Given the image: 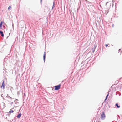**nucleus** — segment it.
I'll return each instance as SVG.
<instances>
[{
  "mask_svg": "<svg viewBox=\"0 0 122 122\" xmlns=\"http://www.w3.org/2000/svg\"><path fill=\"white\" fill-rule=\"evenodd\" d=\"M101 118L102 119L104 120L106 117L105 114L104 112H102L101 115Z\"/></svg>",
  "mask_w": 122,
  "mask_h": 122,
  "instance_id": "f257e3e1",
  "label": "nucleus"
},
{
  "mask_svg": "<svg viewBox=\"0 0 122 122\" xmlns=\"http://www.w3.org/2000/svg\"><path fill=\"white\" fill-rule=\"evenodd\" d=\"M61 86L60 84H59L58 85L55 86V90H57L59 89L60 88Z\"/></svg>",
  "mask_w": 122,
  "mask_h": 122,
  "instance_id": "f03ea898",
  "label": "nucleus"
},
{
  "mask_svg": "<svg viewBox=\"0 0 122 122\" xmlns=\"http://www.w3.org/2000/svg\"><path fill=\"white\" fill-rule=\"evenodd\" d=\"M14 102L15 104L14 105V106H15V107H17L18 106L19 104L18 102L16 100L14 101Z\"/></svg>",
  "mask_w": 122,
  "mask_h": 122,
  "instance_id": "7ed1b4c3",
  "label": "nucleus"
},
{
  "mask_svg": "<svg viewBox=\"0 0 122 122\" xmlns=\"http://www.w3.org/2000/svg\"><path fill=\"white\" fill-rule=\"evenodd\" d=\"M46 55V53L45 52L44 53V55H43V60H44V62H45V58Z\"/></svg>",
  "mask_w": 122,
  "mask_h": 122,
  "instance_id": "20e7f679",
  "label": "nucleus"
},
{
  "mask_svg": "<svg viewBox=\"0 0 122 122\" xmlns=\"http://www.w3.org/2000/svg\"><path fill=\"white\" fill-rule=\"evenodd\" d=\"M4 81L2 82V85L1 87V88L2 87H3V88L4 89L5 88V85L4 84Z\"/></svg>",
  "mask_w": 122,
  "mask_h": 122,
  "instance_id": "39448f33",
  "label": "nucleus"
},
{
  "mask_svg": "<svg viewBox=\"0 0 122 122\" xmlns=\"http://www.w3.org/2000/svg\"><path fill=\"white\" fill-rule=\"evenodd\" d=\"M21 113H20L17 116V118H20L21 117Z\"/></svg>",
  "mask_w": 122,
  "mask_h": 122,
  "instance_id": "423d86ee",
  "label": "nucleus"
},
{
  "mask_svg": "<svg viewBox=\"0 0 122 122\" xmlns=\"http://www.w3.org/2000/svg\"><path fill=\"white\" fill-rule=\"evenodd\" d=\"M0 33L1 34V36L2 37H3L4 35L3 34V32L1 31H0Z\"/></svg>",
  "mask_w": 122,
  "mask_h": 122,
  "instance_id": "0eeeda50",
  "label": "nucleus"
},
{
  "mask_svg": "<svg viewBox=\"0 0 122 122\" xmlns=\"http://www.w3.org/2000/svg\"><path fill=\"white\" fill-rule=\"evenodd\" d=\"M2 22L1 21L0 23V29L1 28V27L2 26Z\"/></svg>",
  "mask_w": 122,
  "mask_h": 122,
  "instance_id": "6e6552de",
  "label": "nucleus"
},
{
  "mask_svg": "<svg viewBox=\"0 0 122 122\" xmlns=\"http://www.w3.org/2000/svg\"><path fill=\"white\" fill-rule=\"evenodd\" d=\"M116 106H117V107L118 108H119L120 107V106L118 105V104L117 103H116Z\"/></svg>",
  "mask_w": 122,
  "mask_h": 122,
  "instance_id": "1a4fd4ad",
  "label": "nucleus"
},
{
  "mask_svg": "<svg viewBox=\"0 0 122 122\" xmlns=\"http://www.w3.org/2000/svg\"><path fill=\"white\" fill-rule=\"evenodd\" d=\"M14 112V111L13 110H11L9 112V113H12Z\"/></svg>",
  "mask_w": 122,
  "mask_h": 122,
  "instance_id": "9d476101",
  "label": "nucleus"
},
{
  "mask_svg": "<svg viewBox=\"0 0 122 122\" xmlns=\"http://www.w3.org/2000/svg\"><path fill=\"white\" fill-rule=\"evenodd\" d=\"M11 7L10 6L8 8V10H10V9H11Z\"/></svg>",
  "mask_w": 122,
  "mask_h": 122,
  "instance_id": "9b49d317",
  "label": "nucleus"
},
{
  "mask_svg": "<svg viewBox=\"0 0 122 122\" xmlns=\"http://www.w3.org/2000/svg\"><path fill=\"white\" fill-rule=\"evenodd\" d=\"M108 95H109V94L108 93L107 94V96H106V98H105V101L107 99V97H108Z\"/></svg>",
  "mask_w": 122,
  "mask_h": 122,
  "instance_id": "f8f14e48",
  "label": "nucleus"
},
{
  "mask_svg": "<svg viewBox=\"0 0 122 122\" xmlns=\"http://www.w3.org/2000/svg\"><path fill=\"white\" fill-rule=\"evenodd\" d=\"M54 4H55V3H54V2H53V6H52V9H53V8H54Z\"/></svg>",
  "mask_w": 122,
  "mask_h": 122,
  "instance_id": "ddd939ff",
  "label": "nucleus"
},
{
  "mask_svg": "<svg viewBox=\"0 0 122 122\" xmlns=\"http://www.w3.org/2000/svg\"><path fill=\"white\" fill-rule=\"evenodd\" d=\"M54 4H55V3H54V2H53V6H52V9H53V8H54Z\"/></svg>",
  "mask_w": 122,
  "mask_h": 122,
  "instance_id": "4468645a",
  "label": "nucleus"
},
{
  "mask_svg": "<svg viewBox=\"0 0 122 122\" xmlns=\"http://www.w3.org/2000/svg\"><path fill=\"white\" fill-rule=\"evenodd\" d=\"M54 4H55V3H54V2H53V6H52V9H53V8H54Z\"/></svg>",
  "mask_w": 122,
  "mask_h": 122,
  "instance_id": "2eb2a0df",
  "label": "nucleus"
},
{
  "mask_svg": "<svg viewBox=\"0 0 122 122\" xmlns=\"http://www.w3.org/2000/svg\"><path fill=\"white\" fill-rule=\"evenodd\" d=\"M117 93H118V94H119V96H120V95H121V94H120V93L117 92H116V95H117Z\"/></svg>",
  "mask_w": 122,
  "mask_h": 122,
  "instance_id": "dca6fc26",
  "label": "nucleus"
},
{
  "mask_svg": "<svg viewBox=\"0 0 122 122\" xmlns=\"http://www.w3.org/2000/svg\"><path fill=\"white\" fill-rule=\"evenodd\" d=\"M92 50L93 52H94V51L95 49H94V48H92Z\"/></svg>",
  "mask_w": 122,
  "mask_h": 122,
  "instance_id": "f3484780",
  "label": "nucleus"
},
{
  "mask_svg": "<svg viewBox=\"0 0 122 122\" xmlns=\"http://www.w3.org/2000/svg\"><path fill=\"white\" fill-rule=\"evenodd\" d=\"M121 51V49H119V52H120V51Z\"/></svg>",
  "mask_w": 122,
  "mask_h": 122,
  "instance_id": "a211bd4d",
  "label": "nucleus"
},
{
  "mask_svg": "<svg viewBox=\"0 0 122 122\" xmlns=\"http://www.w3.org/2000/svg\"><path fill=\"white\" fill-rule=\"evenodd\" d=\"M105 46L106 47L108 46V45L107 44H106Z\"/></svg>",
  "mask_w": 122,
  "mask_h": 122,
  "instance_id": "6ab92c4d",
  "label": "nucleus"
},
{
  "mask_svg": "<svg viewBox=\"0 0 122 122\" xmlns=\"http://www.w3.org/2000/svg\"><path fill=\"white\" fill-rule=\"evenodd\" d=\"M13 104V102H11V103H10V104L11 105H12V104Z\"/></svg>",
  "mask_w": 122,
  "mask_h": 122,
  "instance_id": "aec40b11",
  "label": "nucleus"
},
{
  "mask_svg": "<svg viewBox=\"0 0 122 122\" xmlns=\"http://www.w3.org/2000/svg\"><path fill=\"white\" fill-rule=\"evenodd\" d=\"M2 95H3V94H2V95H1V96L2 97H3Z\"/></svg>",
  "mask_w": 122,
  "mask_h": 122,
  "instance_id": "412c9836",
  "label": "nucleus"
},
{
  "mask_svg": "<svg viewBox=\"0 0 122 122\" xmlns=\"http://www.w3.org/2000/svg\"><path fill=\"white\" fill-rule=\"evenodd\" d=\"M108 3V2H107L106 3V5Z\"/></svg>",
  "mask_w": 122,
  "mask_h": 122,
  "instance_id": "4be33fe9",
  "label": "nucleus"
},
{
  "mask_svg": "<svg viewBox=\"0 0 122 122\" xmlns=\"http://www.w3.org/2000/svg\"><path fill=\"white\" fill-rule=\"evenodd\" d=\"M42 0H41V3Z\"/></svg>",
  "mask_w": 122,
  "mask_h": 122,
  "instance_id": "5701e85b",
  "label": "nucleus"
},
{
  "mask_svg": "<svg viewBox=\"0 0 122 122\" xmlns=\"http://www.w3.org/2000/svg\"><path fill=\"white\" fill-rule=\"evenodd\" d=\"M10 97V98H11V97Z\"/></svg>",
  "mask_w": 122,
  "mask_h": 122,
  "instance_id": "b1692460",
  "label": "nucleus"
},
{
  "mask_svg": "<svg viewBox=\"0 0 122 122\" xmlns=\"http://www.w3.org/2000/svg\"><path fill=\"white\" fill-rule=\"evenodd\" d=\"M112 26H113V25H112Z\"/></svg>",
  "mask_w": 122,
  "mask_h": 122,
  "instance_id": "393cba45",
  "label": "nucleus"
},
{
  "mask_svg": "<svg viewBox=\"0 0 122 122\" xmlns=\"http://www.w3.org/2000/svg\"><path fill=\"white\" fill-rule=\"evenodd\" d=\"M24 95H25V94H24Z\"/></svg>",
  "mask_w": 122,
  "mask_h": 122,
  "instance_id": "a878e982",
  "label": "nucleus"
},
{
  "mask_svg": "<svg viewBox=\"0 0 122 122\" xmlns=\"http://www.w3.org/2000/svg\"><path fill=\"white\" fill-rule=\"evenodd\" d=\"M121 52H120V54H121Z\"/></svg>",
  "mask_w": 122,
  "mask_h": 122,
  "instance_id": "bb28decb",
  "label": "nucleus"
}]
</instances>
